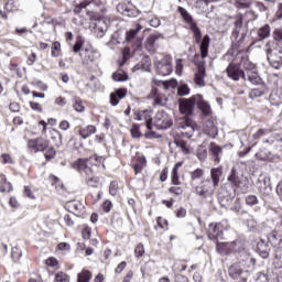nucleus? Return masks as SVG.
I'll list each match as a JSON object with an SVG mask.
<instances>
[{
	"instance_id": "1",
	"label": "nucleus",
	"mask_w": 282,
	"mask_h": 282,
	"mask_svg": "<svg viewBox=\"0 0 282 282\" xmlns=\"http://www.w3.org/2000/svg\"><path fill=\"white\" fill-rule=\"evenodd\" d=\"M177 12L181 14L183 21L189 25V30L193 32L195 43L199 45L200 58H207L208 48L210 47V36L206 34L202 39V29L197 26V22H195L193 15L188 13V10L183 7H178Z\"/></svg>"
},
{
	"instance_id": "2",
	"label": "nucleus",
	"mask_w": 282,
	"mask_h": 282,
	"mask_svg": "<svg viewBox=\"0 0 282 282\" xmlns=\"http://www.w3.org/2000/svg\"><path fill=\"white\" fill-rule=\"evenodd\" d=\"M248 36V29L243 26V17L241 14L237 15L234 21V29L231 31V52L239 54V47L246 43V37Z\"/></svg>"
},
{
	"instance_id": "3",
	"label": "nucleus",
	"mask_w": 282,
	"mask_h": 282,
	"mask_svg": "<svg viewBox=\"0 0 282 282\" xmlns=\"http://www.w3.org/2000/svg\"><path fill=\"white\" fill-rule=\"evenodd\" d=\"M268 62L273 69H281L282 66V46L279 43L271 41L264 46Z\"/></svg>"
},
{
	"instance_id": "4",
	"label": "nucleus",
	"mask_w": 282,
	"mask_h": 282,
	"mask_svg": "<svg viewBox=\"0 0 282 282\" xmlns=\"http://www.w3.org/2000/svg\"><path fill=\"white\" fill-rule=\"evenodd\" d=\"M227 181L231 184V188L236 191L237 188H239L241 193H248L250 191V180H248V176L237 173L235 169L231 170Z\"/></svg>"
},
{
	"instance_id": "5",
	"label": "nucleus",
	"mask_w": 282,
	"mask_h": 282,
	"mask_svg": "<svg viewBox=\"0 0 282 282\" xmlns=\"http://www.w3.org/2000/svg\"><path fill=\"white\" fill-rule=\"evenodd\" d=\"M74 167L82 173V175H86V184L96 188V184H98V177L94 176L91 167L87 165V161L85 159H79L75 164Z\"/></svg>"
},
{
	"instance_id": "6",
	"label": "nucleus",
	"mask_w": 282,
	"mask_h": 282,
	"mask_svg": "<svg viewBox=\"0 0 282 282\" xmlns=\"http://www.w3.org/2000/svg\"><path fill=\"white\" fill-rule=\"evenodd\" d=\"M154 65L159 76H171L173 74V57L171 55L163 56L154 62Z\"/></svg>"
},
{
	"instance_id": "7",
	"label": "nucleus",
	"mask_w": 282,
	"mask_h": 282,
	"mask_svg": "<svg viewBox=\"0 0 282 282\" xmlns=\"http://www.w3.org/2000/svg\"><path fill=\"white\" fill-rule=\"evenodd\" d=\"M248 261H252V258L246 256L241 260L235 262L228 268V274L231 279L237 280L241 276V274H248V270H246V263Z\"/></svg>"
},
{
	"instance_id": "8",
	"label": "nucleus",
	"mask_w": 282,
	"mask_h": 282,
	"mask_svg": "<svg viewBox=\"0 0 282 282\" xmlns=\"http://www.w3.org/2000/svg\"><path fill=\"white\" fill-rule=\"evenodd\" d=\"M217 187L213 185L210 178L202 181L198 186L195 187V193L198 197L206 199V197H213Z\"/></svg>"
},
{
	"instance_id": "9",
	"label": "nucleus",
	"mask_w": 282,
	"mask_h": 282,
	"mask_svg": "<svg viewBox=\"0 0 282 282\" xmlns=\"http://www.w3.org/2000/svg\"><path fill=\"white\" fill-rule=\"evenodd\" d=\"M178 129L183 138H189L197 131V123L191 118H183L178 121Z\"/></svg>"
},
{
	"instance_id": "10",
	"label": "nucleus",
	"mask_w": 282,
	"mask_h": 282,
	"mask_svg": "<svg viewBox=\"0 0 282 282\" xmlns=\"http://www.w3.org/2000/svg\"><path fill=\"white\" fill-rule=\"evenodd\" d=\"M90 19L91 21H95L90 24V26H93V32L96 34L97 39H102V36L107 34V22L96 13H93Z\"/></svg>"
},
{
	"instance_id": "11",
	"label": "nucleus",
	"mask_w": 282,
	"mask_h": 282,
	"mask_svg": "<svg viewBox=\"0 0 282 282\" xmlns=\"http://www.w3.org/2000/svg\"><path fill=\"white\" fill-rule=\"evenodd\" d=\"M236 193L237 189L235 187H230L228 189V184H226L218 193V202L220 206L224 208H226V206H230V204H232V199H235Z\"/></svg>"
},
{
	"instance_id": "12",
	"label": "nucleus",
	"mask_w": 282,
	"mask_h": 282,
	"mask_svg": "<svg viewBox=\"0 0 282 282\" xmlns=\"http://www.w3.org/2000/svg\"><path fill=\"white\" fill-rule=\"evenodd\" d=\"M226 74H227L228 78H230L231 80H235V82L239 80L240 78H242V80H247L246 70L242 69L241 65H239L237 63L230 62L226 68Z\"/></svg>"
},
{
	"instance_id": "13",
	"label": "nucleus",
	"mask_w": 282,
	"mask_h": 282,
	"mask_svg": "<svg viewBox=\"0 0 282 282\" xmlns=\"http://www.w3.org/2000/svg\"><path fill=\"white\" fill-rule=\"evenodd\" d=\"M154 126L156 129H171L173 127V118L164 110H160L155 115Z\"/></svg>"
},
{
	"instance_id": "14",
	"label": "nucleus",
	"mask_w": 282,
	"mask_h": 282,
	"mask_svg": "<svg viewBox=\"0 0 282 282\" xmlns=\"http://www.w3.org/2000/svg\"><path fill=\"white\" fill-rule=\"evenodd\" d=\"M195 105H197V96H192L188 99H180L178 109L184 116H193Z\"/></svg>"
},
{
	"instance_id": "15",
	"label": "nucleus",
	"mask_w": 282,
	"mask_h": 282,
	"mask_svg": "<svg viewBox=\"0 0 282 282\" xmlns=\"http://www.w3.org/2000/svg\"><path fill=\"white\" fill-rule=\"evenodd\" d=\"M50 143L43 138L31 139L28 141V149L30 153H41L47 151Z\"/></svg>"
},
{
	"instance_id": "16",
	"label": "nucleus",
	"mask_w": 282,
	"mask_h": 282,
	"mask_svg": "<svg viewBox=\"0 0 282 282\" xmlns=\"http://www.w3.org/2000/svg\"><path fill=\"white\" fill-rule=\"evenodd\" d=\"M207 235L212 241L224 239V226L221 224H209Z\"/></svg>"
},
{
	"instance_id": "17",
	"label": "nucleus",
	"mask_w": 282,
	"mask_h": 282,
	"mask_svg": "<svg viewBox=\"0 0 282 282\" xmlns=\"http://www.w3.org/2000/svg\"><path fill=\"white\" fill-rule=\"evenodd\" d=\"M272 247L263 238L258 239L256 245V252L261 257V259H269Z\"/></svg>"
},
{
	"instance_id": "18",
	"label": "nucleus",
	"mask_w": 282,
	"mask_h": 282,
	"mask_svg": "<svg viewBox=\"0 0 282 282\" xmlns=\"http://www.w3.org/2000/svg\"><path fill=\"white\" fill-rule=\"evenodd\" d=\"M151 110H142L134 113V120L142 122L145 121V127L149 131L153 129V117L151 116Z\"/></svg>"
},
{
	"instance_id": "19",
	"label": "nucleus",
	"mask_w": 282,
	"mask_h": 282,
	"mask_svg": "<svg viewBox=\"0 0 282 282\" xmlns=\"http://www.w3.org/2000/svg\"><path fill=\"white\" fill-rule=\"evenodd\" d=\"M162 35L154 33V34H150L144 43V47L147 50V52H149L150 54H155V51L158 50L159 45H158V41H160V37Z\"/></svg>"
},
{
	"instance_id": "20",
	"label": "nucleus",
	"mask_w": 282,
	"mask_h": 282,
	"mask_svg": "<svg viewBox=\"0 0 282 282\" xmlns=\"http://www.w3.org/2000/svg\"><path fill=\"white\" fill-rule=\"evenodd\" d=\"M204 78H206V62H200L197 65V72L195 73V83L198 87L206 86Z\"/></svg>"
},
{
	"instance_id": "21",
	"label": "nucleus",
	"mask_w": 282,
	"mask_h": 282,
	"mask_svg": "<svg viewBox=\"0 0 282 282\" xmlns=\"http://www.w3.org/2000/svg\"><path fill=\"white\" fill-rule=\"evenodd\" d=\"M66 210H68V213H73L76 217H80V215L85 213V205L79 200H70L66 203Z\"/></svg>"
},
{
	"instance_id": "22",
	"label": "nucleus",
	"mask_w": 282,
	"mask_h": 282,
	"mask_svg": "<svg viewBox=\"0 0 282 282\" xmlns=\"http://www.w3.org/2000/svg\"><path fill=\"white\" fill-rule=\"evenodd\" d=\"M127 96V89L126 88H119L115 93L110 94V105L112 107H116L120 104V100Z\"/></svg>"
},
{
	"instance_id": "23",
	"label": "nucleus",
	"mask_w": 282,
	"mask_h": 282,
	"mask_svg": "<svg viewBox=\"0 0 282 282\" xmlns=\"http://www.w3.org/2000/svg\"><path fill=\"white\" fill-rule=\"evenodd\" d=\"M221 175H224V167L219 166V167H214L210 170V182L212 185L215 186L217 188V186H219V182L221 180Z\"/></svg>"
},
{
	"instance_id": "24",
	"label": "nucleus",
	"mask_w": 282,
	"mask_h": 282,
	"mask_svg": "<svg viewBox=\"0 0 282 282\" xmlns=\"http://www.w3.org/2000/svg\"><path fill=\"white\" fill-rule=\"evenodd\" d=\"M79 56L83 59L84 65H89V63H94V61H96V52L91 48L82 50Z\"/></svg>"
},
{
	"instance_id": "25",
	"label": "nucleus",
	"mask_w": 282,
	"mask_h": 282,
	"mask_svg": "<svg viewBox=\"0 0 282 282\" xmlns=\"http://www.w3.org/2000/svg\"><path fill=\"white\" fill-rule=\"evenodd\" d=\"M196 105L198 109L202 111L204 116H210L213 113V109L210 108V104L204 101L202 95H197Z\"/></svg>"
},
{
	"instance_id": "26",
	"label": "nucleus",
	"mask_w": 282,
	"mask_h": 282,
	"mask_svg": "<svg viewBox=\"0 0 282 282\" xmlns=\"http://www.w3.org/2000/svg\"><path fill=\"white\" fill-rule=\"evenodd\" d=\"M246 80H249L251 85H261L262 87H265V83H263V79L259 76V73H257V70L248 72L246 74Z\"/></svg>"
},
{
	"instance_id": "27",
	"label": "nucleus",
	"mask_w": 282,
	"mask_h": 282,
	"mask_svg": "<svg viewBox=\"0 0 282 282\" xmlns=\"http://www.w3.org/2000/svg\"><path fill=\"white\" fill-rule=\"evenodd\" d=\"M204 131L206 134L209 135V138H217L218 130H217V126H215V121H213V119H209L205 122Z\"/></svg>"
},
{
	"instance_id": "28",
	"label": "nucleus",
	"mask_w": 282,
	"mask_h": 282,
	"mask_svg": "<svg viewBox=\"0 0 282 282\" xmlns=\"http://www.w3.org/2000/svg\"><path fill=\"white\" fill-rule=\"evenodd\" d=\"M209 153L214 162H217V164L221 162V159L219 158V155L224 153V150L221 149V147L217 145L216 143H210Z\"/></svg>"
},
{
	"instance_id": "29",
	"label": "nucleus",
	"mask_w": 282,
	"mask_h": 282,
	"mask_svg": "<svg viewBox=\"0 0 282 282\" xmlns=\"http://www.w3.org/2000/svg\"><path fill=\"white\" fill-rule=\"evenodd\" d=\"M12 191H14L12 183L8 182L6 175L0 174V193H12Z\"/></svg>"
},
{
	"instance_id": "30",
	"label": "nucleus",
	"mask_w": 282,
	"mask_h": 282,
	"mask_svg": "<svg viewBox=\"0 0 282 282\" xmlns=\"http://www.w3.org/2000/svg\"><path fill=\"white\" fill-rule=\"evenodd\" d=\"M272 32V29L270 28V24H264L260 29H258V36L260 41H265V39H270V34Z\"/></svg>"
},
{
	"instance_id": "31",
	"label": "nucleus",
	"mask_w": 282,
	"mask_h": 282,
	"mask_svg": "<svg viewBox=\"0 0 282 282\" xmlns=\"http://www.w3.org/2000/svg\"><path fill=\"white\" fill-rule=\"evenodd\" d=\"M273 265L281 270L282 268V247L279 246L274 249Z\"/></svg>"
},
{
	"instance_id": "32",
	"label": "nucleus",
	"mask_w": 282,
	"mask_h": 282,
	"mask_svg": "<svg viewBox=\"0 0 282 282\" xmlns=\"http://www.w3.org/2000/svg\"><path fill=\"white\" fill-rule=\"evenodd\" d=\"M96 133V127L95 126H87L85 128L79 129V135L84 140H87L90 135H94Z\"/></svg>"
},
{
	"instance_id": "33",
	"label": "nucleus",
	"mask_w": 282,
	"mask_h": 282,
	"mask_svg": "<svg viewBox=\"0 0 282 282\" xmlns=\"http://www.w3.org/2000/svg\"><path fill=\"white\" fill-rule=\"evenodd\" d=\"M82 8H105V0H85L80 3Z\"/></svg>"
},
{
	"instance_id": "34",
	"label": "nucleus",
	"mask_w": 282,
	"mask_h": 282,
	"mask_svg": "<svg viewBox=\"0 0 282 282\" xmlns=\"http://www.w3.org/2000/svg\"><path fill=\"white\" fill-rule=\"evenodd\" d=\"M112 80L116 83H124L129 80V74L123 70H117L112 74Z\"/></svg>"
},
{
	"instance_id": "35",
	"label": "nucleus",
	"mask_w": 282,
	"mask_h": 282,
	"mask_svg": "<svg viewBox=\"0 0 282 282\" xmlns=\"http://www.w3.org/2000/svg\"><path fill=\"white\" fill-rule=\"evenodd\" d=\"M147 164V159L144 156H139L137 159V163L132 165V169L138 175L139 173H142V169H144V165Z\"/></svg>"
},
{
	"instance_id": "36",
	"label": "nucleus",
	"mask_w": 282,
	"mask_h": 282,
	"mask_svg": "<svg viewBox=\"0 0 282 282\" xmlns=\"http://www.w3.org/2000/svg\"><path fill=\"white\" fill-rule=\"evenodd\" d=\"M216 250L219 254L226 256L230 252V243L228 242H216Z\"/></svg>"
},
{
	"instance_id": "37",
	"label": "nucleus",
	"mask_w": 282,
	"mask_h": 282,
	"mask_svg": "<svg viewBox=\"0 0 282 282\" xmlns=\"http://www.w3.org/2000/svg\"><path fill=\"white\" fill-rule=\"evenodd\" d=\"M50 133L51 139L55 142V147H61L63 144V134L56 129H52Z\"/></svg>"
},
{
	"instance_id": "38",
	"label": "nucleus",
	"mask_w": 282,
	"mask_h": 282,
	"mask_svg": "<svg viewBox=\"0 0 282 282\" xmlns=\"http://www.w3.org/2000/svg\"><path fill=\"white\" fill-rule=\"evenodd\" d=\"M73 109L77 111V113H83V111H85V105L83 104V99H80V97L73 98Z\"/></svg>"
},
{
	"instance_id": "39",
	"label": "nucleus",
	"mask_w": 282,
	"mask_h": 282,
	"mask_svg": "<svg viewBox=\"0 0 282 282\" xmlns=\"http://www.w3.org/2000/svg\"><path fill=\"white\" fill-rule=\"evenodd\" d=\"M87 87H89L91 91H98V89H100V79L96 76H91Z\"/></svg>"
},
{
	"instance_id": "40",
	"label": "nucleus",
	"mask_w": 282,
	"mask_h": 282,
	"mask_svg": "<svg viewBox=\"0 0 282 282\" xmlns=\"http://www.w3.org/2000/svg\"><path fill=\"white\" fill-rule=\"evenodd\" d=\"M140 30H142V26H138L137 29H131V30L127 31L126 42L131 43V41H133V39H135V36H138V32H140Z\"/></svg>"
},
{
	"instance_id": "41",
	"label": "nucleus",
	"mask_w": 282,
	"mask_h": 282,
	"mask_svg": "<svg viewBox=\"0 0 282 282\" xmlns=\"http://www.w3.org/2000/svg\"><path fill=\"white\" fill-rule=\"evenodd\" d=\"M252 3H254V0H236V8L238 10H248Z\"/></svg>"
},
{
	"instance_id": "42",
	"label": "nucleus",
	"mask_w": 282,
	"mask_h": 282,
	"mask_svg": "<svg viewBox=\"0 0 282 282\" xmlns=\"http://www.w3.org/2000/svg\"><path fill=\"white\" fill-rule=\"evenodd\" d=\"M230 210H232V213H236L238 217H241V215H248V212L241 209V203H239V199H236Z\"/></svg>"
},
{
	"instance_id": "43",
	"label": "nucleus",
	"mask_w": 282,
	"mask_h": 282,
	"mask_svg": "<svg viewBox=\"0 0 282 282\" xmlns=\"http://www.w3.org/2000/svg\"><path fill=\"white\" fill-rule=\"evenodd\" d=\"M91 281V272L89 270H83L77 275V282H89Z\"/></svg>"
},
{
	"instance_id": "44",
	"label": "nucleus",
	"mask_w": 282,
	"mask_h": 282,
	"mask_svg": "<svg viewBox=\"0 0 282 282\" xmlns=\"http://www.w3.org/2000/svg\"><path fill=\"white\" fill-rule=\"evenodd\" d=\"M61 54H62L61 42H53L51 46V55L53 56V58H58Z\"/></svg>"
},
{
	"instance_id": "45",
	"label": "nucleus",
	"mask_w": 282,
	"mask_h": 282,
	"mask_svg": "<svg viewBox=\"0 0 282 282\" xmlns=\"http://www.w3.org/2000/svg\"><path fill=\"white\" fill-rule=\"evenodd\" d=\"M4 9L7 12H14L19 10V0H8V2L4 4Z\"/></svg>"
},
{
	"instance_id": "46",
	"label": "nucleus",
	"mask_w": 282,
	"mask_h": 282,
	"mask_svg": "<svg viewBox=\"0 0 282 282\" xmlns=\"http://www.w3.org/2000/svg\"><path fill=\"white\" fill-rule=\"evenodd\" d=\"M84 43H85V40H83V37L78 36V37L76 39V42H75V44L73 45V52H74V54H78V52H79V54H80V52H83V50H85V48H83Z\"/></svg>"
},
{
	"instance_id": "47",
	"label": "nucleus",
	"mask_w": 282,
	"mask_h": 282,
	"mask_svg": "<svg viewBox=\"0 0 282 282\" xmlns=\"http://www.w3.org/2000/svg\"><path fill=\"white\" fill-rule=\"evenodd\" d=\"M175 144H176V147H180V149H182V152L185 155L191 154V148L187 145L186 141H184V140H175Z\"/></svg>"
},
{
	"instance_id": "48",
	"label": "nucleus",
	"mask_w": 282,
	"mask_h": 282,
	"mask_svg": "<svg viewBox=\"0 0 282 282\" xmlns=\"http://www.w3.org/2000/svg\"><path fill=\"white\" fill-rule=\"evenodd\" d=\"M245 202L247 206H257V204H259V197H257V195H247Z\"/></svg>"
},
{
	"instance_id": "49",
	"label": "nucleus",
	"mask_w": 282,
	"mask_h": 282,
	"mask_svg": "<svg viewBox=\"0 0 282 282\" xmlns=\"http://www.w3.org/2000/svg\"><path fill=\"white\" fill-rule=\"evenodd\" d=\"M197 158L198 160H200V162H204L206 158H208V150L206 149V147L200 145L197 149Z\"/></svg>"
},
{
	"instance_id": "50",
	"label": "nucleus",
	"mask_w": 282,
	"mask_h": 282,
	"mask_svg": "<svg viewBox=\"0 0 282 282\" xmlns=\"http://www.w3.org/2000/svg\"><path fill=\"white\" fill-rule=\"evenodd\" d=\"M242 67L245 69V74H248V72H257V66L254 65V63L248 59L243 62Z\"/></svg>"
},
{
	"instance_id": "51",
	"label": "nucleus",
	"mask_w": 282,
	"mask_h": 282,
	"mask_svg": "<svg viewBox=\"0 0 282 282\" xmlns=\"http://www.w3.org/2000/svg\"><path fill=\"white\" fill-rule=\"evenodd\" d=\"M191 94V88H188V85L181 84L177 88V96H188Z\"/></svg>"
},
{
	"instance_id": "52",
	"label": "nucleus",
	"mask_w": 282,
	"mask_h": 282,
	"mask_svg": "<svg viewBox=\"0 0 282 282\" xmlns=\"http://www.w3.org/2000/svg\"><path fill=\"white\" fill-rule=\"evenodd\" d=\"M149 65H151V59L149 57H144L139 64H137L134 66V69L135 70L147 69V67H149Z\"/></svg>"
},
{
	"instance_id": "53",
	"label": "nucleus",
	"mask_w": 282,
	"mask_h": 282,
	"mask_svg": "<svg viewBox=\"0 0 282 282\" xmlns=\"http://www.w3.org/2000/svg\"><path fill=\"white\" fill-rule=\"evenodd\" d=\"M164 89H175L177 87V79L172 78L170 80L162 82Z\"/></svg>"
},
{
	"instance_id": "54",
	"label": "nucleus",
	"mask_w": 282,
	"mask_h": 282,
	"mask_svg": "<svg viewBox=\"0 0 282 282\" xmlns=\"http://www.w3.org/2000/svg\"><path fill=\"white\" fill-rule=\"evenodd\" d=\"M268 133H272V131H270V129H259L253 135V140H260V138H263L264 135H267Z\"/></svg>"
},
{
	"instance_id": "55",
	"label": "nucleus",
	"mask_w": 282,
	"mask_h": 282,
	"mask_svg": "<svg viewBox=\"0 0 282 282\" xmlns=\"http://www.w3.org/2000/svg\"><path fill=\"white\" fill-rule=\"evenodd\" d=\"M55 282H69V275L61 271L55 274Z\"/></svg>"
},
{
	"instance_id": "56",
	"label": "nucleus",
	"mask_w": 282,
	"mask_h": 282,
	"mask_svg": "<svg viewBox=\"0 0 282 282\" xmlns=\"http://www.w3.org/2000/svg\"><path fill=\"white\" fill-rule=\"evenodd\" d=\"M191 180L195 182V180H200V177H204V170L196 169L195 171L189 173Z\"/></svg>"
},
{
	"instance_id": "57",
	"label": "nucleus",
	"mask_w": 282,
	"mask_h": 282,
	"mask_svg": "<svg viewBox=\"0 0 282 282\" xmlns=\"http://www.w3.org/2000/svg\"><path fill=\"white\" fill-rule=\"evenodd\" d=\"M132 138H142V132H140V124L134 123L131 128Z\"/></svg>"
},
{
	"instance_id": "58",
	"label": "nucleus",
	"mask_w": 282,
	"mask_h": 282,
	"mask_svg": "<svg viewBox=\"0 0 282 282\" xmlns=\"http://www.w3.org/2000/svg\"><path fill=\"white\" fill-rule=\"evenodd\" d=\"M171 180H172V184H174V186H180V184H181L180 183V174L176 169L172 170Z\"/></svg>"
},
{
	"instance_id": "59",
	"label": "nucleus",
	"mask_w": 282,
	"mask_h": 282,
	"mask_svg": "<svg viewBox=\"0 0 282 282\" xmlns=\"http://www.w3.org/2000/svg\"><path fill=\"white\" fill-rule=\"evenodd\" d=\"M134 254L135 257H138V259H140V257H144V245H137V247L134 248Z\"/></svg>"
},
{
	"instance_id": "60",
	"label": "nucleus",
	"mask_w": 282,
	"mask_h": 282,
	"mask_svg": "<svg viewBox=\"0 0 282 282\" xmlns=\"http://www.w3.org/2000/svg\"><path fill=\"white\" fill-rule=\"evenodd\" d=\"M273 40L276 41V43H281V41H282V28L274 29Z\"/></svg>"
},
{
	"instance_id": "61",
	"label": "nucleus",
	"mask_w": 282,
	"mask_h": 282,
	"mask_svg": "<svg viewBox=\"0 0 282 282\" xmlns=\"http://www.w3.org/2000/svg\"><path fill=\"white\" fill-rule=\"evenodd\" d=\"M264 91L263 89H259V88H253L250 91V98H261V96H263Z\"/></svg>"
},
{
	"instance_id": "62",
	"label": "nucleus",
	"mask_w": 282,
	"mask_h": 282,
	"mask_svg": "<svg viewBox=\"0 0 282 282\" xmlns=\"http://www.w3.org/2000/svg\"><path fill=\"white\" fill-rule=\"evenodd\" d=\"M44 156H45V160H54V158H56V150H54V148H48Z\"/></svg>"
},
{
	"instance_id": "63",
	"label": "nucleus",
	"mask_w": 282,
	"mask_h": 282,
	"mask_svg": "<svg viewBox=\"0 0 282 282\" xmlns=\"http://www.w3.org/2000/svg\"><path fill=\"white\" fill-rule=\"evenodd\" d=\"M30 107L33 111H37V113H43V107L41 104L35 101H30Z\"/></svg>"
},
{
	"instance_id": "64",
	"label": "nucleus",
	"mask_w": 282,
	"mask_h": 282,
	"mask_svg": "<svg viewBox=\"0 0 282 282\" xmlns=\"http://www.w3.org/2000/svg\"><path fill=\"white\" fill-rule=\"evenodd\" d=\"M109 193H110V195H112V196H116V195H117V193H118V182L112 181V182L110 183Z\"/></svg>"
}]
</instances>
